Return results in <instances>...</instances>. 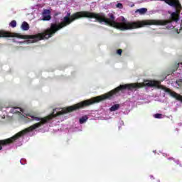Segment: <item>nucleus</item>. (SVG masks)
<instances>
[{"label": "nucleus", "mask_w": 182, "mask_h": 182, "mask_svg": "<svg viewBox=\"0 0 182 182\" xmlns=\"http://www.w3.org/2000/svg\"><path fill=\"white\" fill-rule=\"evenodd\" d=\"M82 18H90V19H96L99 23H105L109 26L119 29V31H133V29L140 28V21H126V18L123 17L122 22H117L116 17L113 14H109L108 18L104 13H95L87 11H77L72 15L70 12L67 13V15L63 17V21L58 23H51L49 28L46 29L43 33H39L36 35H21L18 33H11L8 31H0V38H18L19 39H28L30 43H35L43 39H49L52 38L60 29L69 26L70 23L82 19Z\"/></svg>", "instance_id": "f257e3e1"}, {"label": "nucleus", "mask_w": 182, "mask_h": 182, "mask_svg": "<svg viewBox=\"0 0 182 182\" xmlns=\"http://www.w3.org/2000/svg\"><path fill=\"white\" fill-rule=\"evenodd\" d=\"M42 21H50L52 16H50V10L43 9L42 12Z\"/></svg>", "instance_id": "f03ea898"}, {"label": "nucleus", "mask_w": 182, "mask_h": 182, "mask_svg": "<svg viewBox=\"0 0 182 182\" xmlns=\"http://www.w3.org/2000/svg\"><path fill=\"white\" fill-rule=\"evenodd\" d=\"M21 29L23 31H29V24L26 21H23L21 24Z\"/></svg>", "instance_id": "7ed1b4c3"}, {"label": "nucleus", "mask_w": 182, "mask_h": 182, "mask_svg": "<svg viewBox=\"0 0 182 182\" xmlns=\"http://www.w3.org/2000/svg\"><path fill=\"white\" fill-rule=\"evenodd\" d=\"M119 108H120V105L115 104L109 108V110L110 112H116V110H119Z\"/></svg>", "instance_id": "20e7f679"}, {"label": "nucleus", "mask_w": 182, "mask_h": 182, "mask_svg": "<svg viewBox=\"0 0 182 182\" xmlns=\"http://www.w3.org/2000/svg\"><path fill=\"white\" fill-rule=\"evenodd\" d=\"M135 12L136 13L139 12V15H144V14L147 12V9L146 8H141V9H137Z\"/></svg>", "instance_id": "39448f33"}, {"label": "nucleus", "mask_w": 182, "mask_h": 182, "mask_svg": "<svg viewBox=\"0 0 182 182\" xmlns=\"http://www.w3.org/2000/svg\"><path fill=\"white\" fill-rule=\"evenodd\" d=\"M16 109H18L20 111L16 110ZM21 113H23V109L22 108H20V107H16V108L11 109V112L12 113H18V114H21Z\"/></svg>", "instance_id": "423d86ee"}, {"label": "nucleus", "mask_w": 182, "mask_h": 182, "mask_svg": "<svg viewBox=\"0 0 182 182\" xmlns=\"http://www.w3.org/2000/svg\"><path fill=\"white\" fill-rule=\"evenodd\" d=\"M4 146H6V139L0 140V150H2Z\"/></svg>", "instance_id": "0eeeda50"}, {"label": "nucleus", "mask_w": 182, "mask_h": 182, "mask_svg": "<svg viewBox=\"0 0 182 182\" xmlns=\"http://www.w3.org/2000/svg\"><path fill=\"white\" fill-rule=\"evenodd\" d=\"M87 120V117H82L80 119V124H83V123H85Z\"/></svg>", "instance_id": "6e6552de"}, {"label": "nucleus", "mask_w": 182, "mask_h": 182, "mask_svg": "<svg viewBox=\"0 0 182 182\" xmlns=\"http://www.w3.org/2000/svg\"><path fill=\"white\" fill-rule=\"evenodd\" d=\"M9 25L10 26H11V28H16V21L15 20L11 21Z\"/></svg>", "instance_id": "1a4fd4ad"}, {"label": "nucleus", "mask_w": 182, "mask_h": 182, "mask_svg": "<svg viewBox=\"0 0 182 182\" xmlns=\"http://www.w3.org/2000/svg\"><path fill=\"white\" fill-rule=\"evenodd\" d=\"M161 116H163L161 114H154L155 119H161Z\"/></svg>", "instance_id": "9d476101"}, {"label": "nucleus", "mask_w": 182, "mask_h": 182, "mask_svg": "<svg viewBox=\"0 0 182 182\" xmlns=\"http://www.w3.org/2000/svg\"><path fill=\"white\" fill-rule=\"evenodd\" d=\"M117 8H119V9H123V4L122 3H118L117 4Z\"/></svg>", "instance_id": "9b49d317"}, {"label": "nucleus", "mask_w": 182, "mask_h": 182, "mask_svg": "<svg viewBox=\"0 0 182 182\" xmlns=\"http://www.w3.org/2000/svg\"><path fill=\"white\" fill-rule=\"evenodd\" d=\"M122 53H123V50H122V49H118L117 50V55H122Z\"/></svg>", "instance_id": "f8f14e48"}, {"label": "nucleus", "mask_w": 182, "mask_h": 182, "mask_svg": "<svg viewBox=\"0 0 182 182\" xmlns=\"http://www.w3.org/2000/svg\"><path fill=\"white\" fill-rule=\"evenodd\" d=\"M178 66H180V63H178L176 65V68L173 70V72H176V70H177V68H178Z\"/></svg>", "instance_id": "ddd939ff"}, {"label": "nucleus", "mask_w": 182, "mask_h": 182, "mask_svg": "<svg viewBox=\"0 0 182 182\" xmlns=\"http://www.w3.org/2000/svg\"><path fill=\"white\" fill-rule=\"evenodd\" d=\"M12 42H16V43H18V41H15V39H12Z\"/></svg>", "instance_id": "4468645a"}, {"label": "nucleus", "mask_w": 182, "mask_h": 182, "mask_svg": "<svg viewBox=\"0 0 182 182\" xmlns=\"http://www.w3.org/2000/svg\"><path fill=\"white\" fill-rule=\"evenodd\" d=\"M180 65H182V62L180 63Z\"/></svg>", "instance_id": "2eb2a0df"}, {"label": "nucleus", "mask_w": 182, "mask_h": 182, "mask_svg": "<svg viewBox=\"0 0 182 182\" xmlns=\"http://www.w3.org/2000/svg\"><path fill=\"white\" fill-rule=\"evenodd\" d=\"M23 117H25V115H24V114H23Z\"/></svg>", "instance_id": "dca6fc26"}]
</instances>
